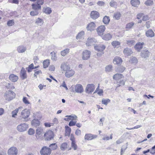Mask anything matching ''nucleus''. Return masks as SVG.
Returning a JSON list of instances; mask_svg holds the SVG:
<instances>
[{"label": "nucleus", "instance_id": "1", "mask_svg": "<svg viewBox=\"0 0 155 155\" xmlns=\"http://www.w3.org/2000/svg\"><path fill=\"white\" fill-rule=\"evenodd\" d=\"M15 94L13 91L8 90L6 91L4 94V98L7 101H10L15 97Z\"/></svg>", "mask_w": 155, "mask_h": 155}, {"label": "nucleus", "instance_id": "2", "mask_svg": "<svg viewBox=\"0 0 155 155\" xmlns=\"http://www.w3.org/2000/svg\"><path fill=\"white\" fill-rule=\"evenodd\" d=\"M30 110L29 109L25 108L22 110L20 117L24 119V121H27V119L29 117L30 114Z\"/></svg>", "mask_w": 155, "mask_h": 155}, {"label": "nucleus", "instance_id": "3", "mask_svg": "<svg viewBox=\"0 0 155 155\" xmlns=\"http://www.w3.org/2000/svg\"><path fill=\"white\" fill-rule=\"evenodd\" d=\"M95 49L98 51H100V53H97V56H101L104 53L103 52L105 49L106 46L104 45L101 44L94 46Z\"/></svg>", "mask_w": 155, "mask_h": 155}, {"label": "nucleus", "instance_id": "4", "mask_svg": "<svg viewBox=\"0 0 155 155\" xmlns=\"http://www.w3.org/2000/svg\"><path fill=\"white\" fill-rule=\"evenodd\" d=\"M54 137V132L50 130L47 131L44 134V138L46 140L50 141L53 139Z\"/></svg>", "mask_w": 155, "mask_h": 155}, {"label": "nucleus", "instance_id": "5", "mask_svg": "<svg viewBox=\"0 0 155 155\" xmlns=\"http://www.w3.org/2000/svg\"><path fill=\"white\" fill-rule=\"evenodd\" d=\"M28 128V124L25 123H21L17 127V130L19 132H23L27 130Z\"/></svg>", "mask_w": 155, "mask_h": 155}, {"label": "nucleus", "instance_id": "6", "mask_svg": "<svg viewBox=\"0 0 155 155\" xmlns=\"http://www.w3.org/2000/svg\"><path fill=\"white\" fill-rule=\"evenodd\" d=\"M51 150L46 146L43 147L40 150L41 155H50L51 153Z\"/></svg>", "mask_w": 155, "mask_h": 155}, {"label": "nucleus", "instance_id": "7", "mask_svg": "<svg viewBox=\"0 0 155 155\" xmlns=\"http://www.w3.org/2000/svg\"><path fill=\"white\" fill-rule=\"evenodd\" d=\"M18 153V150L15 147H12L8 149V155H17Z\"/></svg>", "mask_w": 155, "mask_h": 155}, {"label": "nucleus", "instance_id": "8", "mask_svg": "<svg viewBox=\"0 0 155 155\" xmlns=\"http://www.w3.org/2000/svg\"><path fill=\"white\" fill-rule=\"evenodd\" d=\"M150 52L147 49L143 50L140 53V56L143 58L147 59L150 56Z\"/></svg>", "mask_w": 155, "mask_h": 155}, {"label": "nucleus", "instance_id": "9", "mask_svg": "<svg viewBox=\"0 0 155 155\" xmlns=\"http://www.w3.org/2000/svg\"><path fill=\"white\" fill-rule=\"evenodd\" d=\"M105 27L104 25H101L97 28V31L98 35L100 36H102L105 30Z\"/></svg>", "mask_w": 155, "mask_h": 155}, {"label": "nucleus", "instance_id": "10", "mask_svg": "<svg viewBox=\"0 0 155 155\" xmlns=\"http://www.w3.org/2000/svg\"><path fill=\"white\" fill-rule=\"evenodd\" d=\"M94 85L93 84H89L87 85L86 88V92L88 94L93 92L94 90Z\"/></svg>", "mask_w": 155, "mask_h": 155}, {"label": "nucleus", "instance_id": "11", "mask_svg": "<svg viewBox=\"0 0 155 155\" xmlns=\"http://www.w3.org/2000/svg\"><path fill=\"white\" fill-rule=\"evenodd\" d=\"M74 91L78 93H81L84 92V89L82 86L81 84H77L75 86Z\"/></svg>", "mask_w": 155, "mask_h": 155}, {"label": "nucleus", "instance_id": "12", "mask_svg": "<svg viewBox=\"0 0 155 155\" xmlns=\"http://www.w3.org/2000/svg\"><path fill=\"white\" fill-rule=\"evenodd\" d=\"M91 54V52L88 50H86L83 51L82 53V58L83 60H87L89 58Z\"/></svg>", "mask_w": 155, "mask_h": 155}, {"label": "nucleus", "instance_id": "13", "mask_svg": "<svg viewBox=\"0 0 155 155\" xmlns=\"http://www.w3.org/2000/svg\"><path fill=\"white\" fill-rule=\"evenodd\" d=\"M96 41H97L95 38L91 37H89L87 39L86 44L87 46H91L94 45Z\"/></svg>", "mask_w": 155, "mask_h": 155}, {"label": "nucleus", "instance_id": "14", "mask_svg": "<svg viewBox=\"0 0 155 155\" xmlns=\"http://www.w3.org/2000/svg\"><path fill=\"white\" fill-rule=\"evenodd\" d=\"M75 73L74 70L71 68L65 73V75L67 78H70L73 76Z\"/></svg>", "mask_w": 155, "mask_h": 155}, {"label": "nucleus", "instance_id": "15", "mask_svg": "<svg viewBox=\"0 0 155 155\" xmlns=\"http://www.w3.org/2000/svg\"><path fill=\"white\" fill-rule=\"evenodd\" d=\"M97 136L96 135H93L91 134H86L84 136L85 140H91L96 138Z\"/></svg>", "mask_w": 155, "mask_h": 155}, {"label": "nucleus", "instance_id": "16", "mask_svg": "<svg viewBox=\"0 0 155 155\" xmlns=\"http://www.w3.org/2000/svg\"><path fill=\"white\" fill-rule=\"evenodd\" d=\"M70 68L68 65L65 63H63L61 65V69L62 73H63V72H64L65 73Z\"/></svg>", "mask_w": 155, "mask_h": 155}, {"label": "nucleus", "instance_id": "17", "mask_svg": "<svg viewBox=\"0 0 155 155\" xmlns=\"http://www.w3.org/2000/svg\"><path fill=\"white\" fill-rule=\"evenodd\" d=\"M96 25L95 23L93 22H91L87 25V30L92 31L94 30L95 28Z\"/></svg>", "mask_w": 155, "mask_h": 155}, {"label": "nucleus", "instance_id": "18", "mask_svg": "<svg viewBox=\"0 0 155 155\" xmlns=\"http://www.w3.org/2000/svg\"><path fill=\"white\" fill-rule=\"evenodd\" d=\"M9 79L12 82H15L18 81V77L17 75L15 74H11L9 77Z\"/></svg>", "mask_w": 155, "mask_h": 155}, {"label": "nucleus", "instance_id": "19", "mask_svg": "<svg viewBox=\"0 0 155 155\" xmlns=\"http://www.w3.org/2000/svg\"><path fill=\"white\" fill-rule=\"evenodd\" d=\"M144 44V43L143 42L137 43L134 46L135 49L137 51H140V50L143 48V45Z\"/></svg>", "mask_w": 155, "mask_h": 155}, {"label": "nucleus", "instance_id": "20", "mask_svg": "<svg viewBox=\"0 0 155 155\" xmlns=\"http://www.w3.org/2000/svg\"><path fill=\"white\" fill-rule=\"evenodd\" d=\"M123 61L122 59L119 57H116L114 58L113 62L115 64H120Z\"/></svg>", "mask_w": 155, "mask_h": 155}, {"label": "nucleus", "instance_id": "21", "mask_svg": "<svg viewBox=\"0 0 155 155\" xmlns=\"http://www.w3.org/2000/svg\"><path fill=\"white\" fill-rule=\"evenodd\" d=\"M133 52L131 49L128 48H125L123 51L124 54L127 56H130L131 55Z\"/></svg>", "mask_w": 155, "mask_h": 155}, {"label": "nucleus", "instance_id": "22", "mask_svg": "<svg viewBox=\"0 0 155 155\" xmlns=\"http://www.w3.org/2000/svg\"><path fill=\"white\" fill-rule=\"evenodd\" d=\"M43 132V129L42 127H38L36 130V136L38 138L40 137V135L42 134Z\"/></svg>", "mask_w": 155, "mask_h": 155}, {"label": "nucleus", "instance_id": "23", "mask_svg": "<svg viewBox=\"0 0 155 155\" xmlns=\"http://www.w3.org/2000/svg\"><path fill=\"white\" fill-rule=\"evenodd\" d=\"M90 17L93 19H96L99 16V14L98 12L96 11H92L90 13Z\"/></svg>", "mask_w": 155, "mask_h": 155}, {"label": "nucleus", "instance_id": "24", "mask_svg": "<svg viewBox=\"0 0 155 155\" xmlns=\"http://www.w3.org/2000/svg\"><path fill=\"white\" fill-rule=\"evenodd\" d=\"M20 77L22 79H25L27 78V75L26 71L24 68H22L20 73Z\"/></svg>", "mask_w": 155, "mask_h": 155}, {"label": "nucleus", "instance_id": "25", "mask_svg": "<svg viewBox=\"0 0 155 155\" xmlns=\"http://www.w3.org/2000/svg\"><path fill=\"white\" fill-rule=\"evenodd\" d=\"M146 35L147 37H153L154 36V33L152 29H150L146 31Z\"/></svg>", "mask_w": 155, "mask_h": 155}, {"label": "nucleus", "instance_id": "26", "mask_svg": "<svg viewBox=\"0 0 155 155\" xmlns=\"http://www.w3.org/2000/svg\"><path fill=\"white\" fill-rule=\"evenodd\" d=\"M26 50V48L23 46H19L17 48V50L19 53H22L25 52Z\"/></svg>", "mask_w": 155, "mask_h": 155}, {"label": "nucleus", "instance_id": "27", "mask_svg": "<svg viewBox=\"0 0 155 155\" xmlns=\"http://www.w3.org/2000/svg\"><path fill=\"white\" fill-rule=\"evenodd\" d=\"M121 16V14L119 12H116L114 14V18L115 20H118L120 19Z\"/></svg>", "mask_w": 155, "mask_h": 155}, {"label": "nucleus", "instance_id": "28", "mask_svg": "<svg viewBox=\"0 0 155 155\" xmlns=\"http://www.w3.org/2000/svg\"><path fill=\"white\" fill-rule=\"evenodd\" d=\"M32 8L35 10L38 11L41 9V6L36 2L32 4L31 5Z\"/></svg>", "mask_w": 155, "mask_h": 155}, {"label": "nucleus", "instance_id": "29", "mask_svg": "<svg viewBox=\"0 0 155 155\" xmlns=\"http://www.w3.org/2000/svg\"><path fill=\"white\" fill-rule=\"evenodd\" d=\"M102 36L103 39L107 41L110 40L112 37L111 35L109 33L105 34Z\"/></svg>", "mask_w": 155, "mask_h": 155}, {"label": "nucleus", "instance_id": "30", "mask_svg": "<svg viewBox=\"0 0 155 155\" xmlns=\"http://www.w3.org/2000/svg\"><path fill=\"white\" fill-rule=\"evenodd\" d=\"M124 77L123 74H121L117 73L115 74L113 76V78L115 80H119Z\"/></svg>", "mask_w": 155, "mask_h": 155}, {"label": "nucleus", "instance_id": "31", "mask_svg": "<svg viewBox=\"0 0 155 155\" xmlns=\"http://www.w3.org/2000/svg\"><path fill=\"white\" fill-rule=\"evenodd\" d=\"M130 2L132 6L134 7H137L140 4V2L139 0H131Z\"/></svg>", "mask_w": 155, "mask_h": 155}, {"label": "nucleus", "instance_id": "32", "mask_svg": "<svg viewBox=\"0 0 155 155\" xmlns=\"http://www.w3.org/2000/svg\"><path fill=\"white\" fill-rule=\"evenodd\" d=\"M65 136H69L71 134V128L68 126H65Z\"/></svg>", "mask_w": 155, "mask_h": 155}, {"label": "nucleus", "instance_id": "33", "mask_svg": "<svg viewBox=\"0 0 155 155\" xmlns=\"http://www.w3.org/2000/svg\"><path fill=\"white\" fill-rule=\"evenodd\" d=\"M21 107H19L18 108L16 109L15 110L12 111V117H15L17 115L18 110L21 109Z\"/></svg>", "mask_w": 155, "mask_h": 155}, {"label": "nucleus", "instance_id": "34", "mask_svg": "<svg viewBox=\"0 0 155 155\" xmlns=\"http://www.w3.org/2000/svg\"><path fill=\"white\" fill-rule=\"evenodd\" d=\"M120 42L117 41H114L112 43L111 45L114 48H118L120 45Z\"/></svg>", "mask_w": 155, "mask_h": 155}, {"label": "nucleus", "instance_id": "35", "mask_svg": "<svg viewBox=\"0 0 155 155\" xmlns=\"http://www.w3.org/2000/svg\"><path fill=\"white\" fill-rule=\"evenodd\" d=\"M113 70V67L111 65H108L105 67V71L107 72H111Z\"/></svg>", "mask_w": 155, "mask_h": 155}, {"label": "nucleus", "instance_id": "36", "mask_svg": "<svg viewBox=\"0 0 155 155\" xmlns=\"http://www.w3.org/2000/svg\"><path fill=\"white\" fill-rule=\"evenodd\" d=\"M5 87L7 89L13 90L15 88V87L12 83H7L5 85Z\"/></svg>", "mask_w": 155, "mask_h": 155}, {"label": "nucleus", "instance_id": "37", "mask_svg": "<svg viewBox=\"0 0 155 155\" xmlns=\"http://www.w3.org/2000/svg\"><path fill=\"white\" fill-rule=\"evenodd\" d=\"M31 123L34 126L36 127L39 126L40 124V122L37 120L34 119L32 121Z\"/></svg>", "mask_w": 155, "mask_h": 155}, {"label": "nucleus", "instance_id": "38", "mask_svg": "<svg viewBox=\"0 0 155 155\" xmlns=\"http://www.w3.org/2000/svg\"><path fill=\"white\" fill-rule=\"evenodd\" d=\"M69 49L66 48L61 51V55L63 56H64L68 54L69 52Z\"/></svg>", "mask_w": 155, "mask_h": 155}, {"label": "nucleus", "instance_id": "39", "mask_svg": "<svg viewBox=\"0 0 155 155\" xmlns=\"http://www.w3.org/2000/svg\"><path fill=\"white\" fill-rule=\"evenodd\" d=\"M84 34V31H82L78 34L76 37V38L77 39H78L81 38H83Z\"/></svg>", "mask_w": 155, "mask_h": 155}, {"label": "nucleus", "instance_id": "40", "mask_svg": "<svg viewBox=\"0 0 155 155\" xmlns=\"http://www.w3.org/2000/svg\"><path fill=\"white\" fill-rule=\"evenodd\" d=\"M44 68H47L50 64L49 60L48 59L45 60L43 63Z\"/></svg>", "mask_w": 155, "mask_h": 155}, {"label": "nucleus", "instance_id": "41", "mask_svg": "<svg viewBox=\"0 0 155 155\" xmlns=\"http://www.w3.org/2000/svg\"><path fill=\"white\" fill-rule=\"evenodd\" d=\"M110 21V19L109 17L105 16L104 17L103 19V22L105 24H108Z\"/></svg>", "mask_w": 155, "mask_h": 155}, {"label": "nucleus", "instance_id": "42", "mask_svg": "<svg viewBox=\"0 0 155 155\" xmlns=\"http://www.w3.org/2000/svg\"><path fill=\"white\" fill-rule=\"evenodd\" d=\"M129 61L131 63L135 64L137 63V60L136 57H132L130 58Z\"/></svg>", "mask_w": 155, "mask_h": 155}, {"label": "nucleus", "instance_id": "43", "mask_svg": "<svg viewBox=\"0 0 155 155\" xmlns=\"http://www.w3.org/2000/svg\"><path fill=\"white\" fill-rule=\"evenodd\" d=\"M51 148V149L52 150H55L58 148V146L56 143H53L51 144L49 146Z\"/></svg>", "mask_w": 155, "mask_h": 155}, {"label": "nucleus", "instance_id": "44", "mask_svg": "<svg viewBox=\"0 0 155 155\" xmlns=\"http://www.w3.org/2000/svg\"><path fill=\"white\" fill-rule=\"evenodd\" d=\"M110 102V100L109 99H102L101 101L102 103L106 105H107Z\"/></svg>", "mask_w": 155, "mask_h": 155}, {"label": "nucleus", "instance_id": "45", "mask_svg": "<svg viewBox=\"0 0 155 155\" xmlns=\"http://www.w3.org/2000/svg\"><path fill=\"white\" fill-rule=\"evenodd\" d=\"M44 12L46 14H50L52 12L50 8L47 7L44 8Z\"/></svg>", "mask_w": 155, "mask_h": 155}, {"label": "nucleus", "instance_id": "46", "mask_svg": "<svg viewBox=\"0 0 155 155\" xmlns=\"http://www.w3.org/2000/svg\"><path fill=\"white\" fill-rule=\"evenodd\" d=\"M35 23L38 25H41L43 24L42 19L39 18H38L37 19Z\"/></svg>", "mask_w": 155, "mask_h": 155}, {"label": "nucleus", "instance_id": "47", "mask_svg": "<svg viewBox=\"0 0 155 155\" xmlns=\"http://www.w3.org/2000/svg\"><path fill=\"white\" fill-rule=\"evenodd\" d=\"M112 134H111L110 136V137H109L108 136L106 135L102 139L104 140H108L110 139H112Z\"/></svg>", "mask_w": 155, "mask_h": 155}, {"label": "nucleus", "instance_id": "48", "mask_svg": "<svg viewBox=\"0 0 155 155\" xmlns=\"http://www.w3.org/2000/svg\"><path fill=\"white\" fill-rule=\"evenodd\" d=\"M67 144L65 143H62L61 146V149L62 150H65L67 148Z\"/></svg>", "mask_w": 155, "mask_h": 155}, {"label": "nucleus", "instance_id": "49", "mask_svg": "<svg viewBox=\"0 0 155 155\" xmlns=\"http://www.w3.org/2000/svg\"><path fill=\"white\" fill-rule=\"evenodd\" d=\"M22 101L26 105H28L30 104V102L28 101L27 98L25 97H23Z\"/></svg>", "mask_w": 155, "mask_h": 155}, {"label": "nucleus", "instance_id": "50", "mask_svg": "<svg viewBox=\"0 0 155 155\" xmlns=\"http://www.w3.org/2000/svg\"><path fill=\"white\" fill-rule=\"evenodd\" d=\"M145 4L147 6L152 5L153 4V1L152 0H147L145 2Z\"/></svg>", "mask_w": 155, "mask_h": 155}, {"label": "nucleus", "instance_id": "51", "mask_svg": "<svg viewBox=\"0 0 155 155\" xmlns=\"http://www.w3.org/2000/svg\"><path fill=\"white\" fill-rule=\"evenodd\" d=\"M134 25V23L133 22L129 23L127 24L126 28L130 29L132 28Z\"/></svg>", "mask_w": 155, "mask_h": 155}, {"label": "nucleus", "instance_id": "52", "mask_svg": "<svg viewBox=\"0 0 155 155\" xmlns=\"http://www.w3.org/2000/svg\"><path fill=\"white\" fill-rule=\"evenodd\" d=\"M135 41L134 40L127 41L126 43L129 47H131L133 45H134Z\"/></svg>", "mask_w": 155, "mask_h": 155}, {"label": "nucleus", "instance_id": "53", "mask_svg": "<svg viewBox=\"0 0 155 155\" xmlns=\"http://www.w3.org/2000/svg\"><path fill=\"white\" fill-rule=\"evenodd\" d=\"M28 134L29 135H33L34 134L35 131L32 128H30L28 131Z\"/></svg>", "mask_w": 155, "mask_h": 155}, {"label": "nucleus", "instance_id": "54", "mask_svg": "<svg viewBox=\"0 0 155 155\" xmlns=\"http://www.w3.org/2000/svg\"><path fill=\"white\" fill-rule=\"evenodd\" d=\"M125 68L123 66H121L119 67L117 69V71L118 72L122 73L125 70Z\"/></svg>", "mask_w": 155, "mask_h": 155}, {"label": "nucleus", "instance_id": "55", "mask_svg": "<svg viewBox=\"0 0 155 155\" xmlns=\"http://www.w3.org/2000/svg\"><path fill=\"white\" fill-rule=\"evenodd\" d=\"M14 24L13 20H10L7 22V25L9 26H12Z\"/></svg>", "mask_w": 155, "mask_h": 155}, {"label": "nucleus", "instance_id": "56", "mask_svg": "<svg viewBox=\"0 0 155 155\" xmlns=\"http://www.w3.org/2000/svg\"><path fill=\"white\" fill-rule=\"evenodd\" d=\"M38 14V13L37 11L35 10L31 11L30 12V15L31 16L37 15Z\"/></svg>", "mask_w": 155, "mask_h": 155}, {"label": "nucleus", "instance_id": "57", "mask_svg": "<svg viewBox=\"0 0 155 155\" xmlns=\"http://www.w3.org/2000/svg\"><path fill=\"white\" fill-rule=\"evenodd\" d=\"M51 59L54 61H56L57 59V58L54 52H51Z\"/></svg>", "mask_w": 155, "mask_h": 155}, {"label": "nucleus", "instance_id": "58", "mask_svg": "<svg viewBox=\"0 0 155 155\" xmlns=\"http://www.w3.org/2000/svg\"><path fill=\"white\" fill-rule=\"evenodd\" d=\"M70 117V118H71V120H76V119L77 118V116L74 115L73 116H72L71 115H69V116H66L65 117Z\"/></svg>", "mask_w": 155, "mask_h": 155}, {"label": "nucleus", "instance_id": "59", "mask_svg": "<svg viewBox=\"0 0 155 155\" xmlns=\"http://www.w3.org/2000/svg\"><path fill=\"white\" fill-rule=\"evenodd\" d=\"M71 147L72 148H73L74 150H76L77 149V146L75 143V142L71 143Z\"/></svg>", "mask_w": 155, "mask_h": 155}, {"label": "nucleus", "instance_id": "60", "mask_svg": "<svg viewBox=\"0 0 155 155\" xmlns=\"http://www.w3.org/2000/svg\"><path fill=\"white\" fill-rule=\"evenodd\" d=\"M77 122L76 121H73V120H71L69 123V125L70 126H74Z\"/></svg>", "mask_w": 155, "mask_h": 155}, {"label": "nucleus", "instance_id": "61", "mask_svg": "<svg viewBox=\"0 0 155 155\" xmlns=\"http://www.w3.org/2000/svg\"><path fill=\"white\" fill-rule=\"evenodd\" d=\"M143 14L142 13H140L137 15V18L138 19H140L142 17H143Z\"/></svg>", "mask_w": 155, "mask_h": 155}, {"label": "nucleus", "instance_id": "62", "mask_svg": "<svg viewBox=\"0 0 155 155\" xmlns=\"http://www.w3.org/2000/svg\"><path fill=\"white\" fill-rule=\"evenodd\" d=\"M41 74V70L35 71L34 75L35 77H36L37 75L40 74Z\"/></svg>", "mask_w": 155, "mask_h": 155}, {"label": "nucleus", "instance_id": "63", "mask_svg": "<svg viewBox=\"0 0 155 155\" xmlns=\"http://www.w3.org/2000/svg\"><path fill=\"white\" fill-rule=\"evenodd\" d=\"M55 67L53 65H51L49 68V70L51 71H54L55 70Z\"/></svg>", "mask_w": 155, "mask_h": 155}, {"label": "nucleus", "instance_id": "64", "mask_svg": "<svg viewBox=\"0 0 155 155\" xmlns=\"http://www.w3.org/2000/svg\"><path fill=\"white\" fill-rule=\"evenodd\" d=\"M81 131L79 129H77L75 131V134L77 136H79L81 135Z\"/></svg>", "mask_w": 155, "mask_h": 155}]
</instances>
